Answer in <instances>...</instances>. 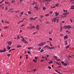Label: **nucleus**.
Segmentation results:
<instances>
[{
  "label": "nucleus",
  "instance_id": "1",
  "mask_svg": "<svg viewBox=\"0 0 74 74\" xmlns=\"http://www.w3.org/2000/svg\"><path fill=\"white\" fill-rule=\"evenodd\" d=\"M59 17H57L55 18H53L52 20V22H56V20L57 21V22H59Z\"/></svg>",
  "mask_w": 74,
  "mask_h": 74
},
{
  "label": "nucleus",
  "instance_id": "2",
  "mask_svg": "<svg viewBox=\"0 0 74 74\" xmlns=\"http://www.w3.org/2000/svg\"><path fill=\"white\" fill-rule=\"evenodd\" d=\"M64 29H71V27L70 25H65L63 27Z\"/></svg>",
  "mask_w": 74,
  "mask_h": 74
},
{
  "label": "nucleus",
  "instance_id": "3",
  "mask_svg": "<svg viewBox=\"0 0 74 74\" xmlns=\"http://www.w3.org/2000/svg\"><path fill=\"white\" fill-rule=\"evenodd\" d=\"M46 42H42L38 44V45L39 46V47H42V46H44V45L45 44H46Z\"/></svg>",
  "mask_w": 74,
  "mask_h": 74
},
{
  "label": "nucleus",
  "instance_id": "4",
  "mask_svg": "<svg viewBox=\"0 0 74 74\" xmlns=\"http://www.w3.org/2000/svg\"><path fill=\"white\" fill-rule=\"evenodd\" d=\"M36 29L37 30H38L40 29V25H37L36 26Z\"/></svg>",
  "mask_w": 74,
  "mask_h": 74
},
{
  "label": "nucleus",
  "instance_id": "5",
  "mask_svg": "<svg viewBox=\"0 0 74 74\" xmlns=\"http://www.w3.org/2000/svg\"><path fill=\"white\" fill-rule=\"evenodd\" d=\"M17 47L18 48H20L21 47H22V46L21 45H20V44H18L17 45Z\"/></svg>",
  "mask_w": 74,
  "mask_h": 74
},
{
  "label": "nucleus",
  "instance_id": "6",
  "mask_svg": "<svg viewBox=\"0 0 74 74\" xmlns=\"http://www.w3.org/2000/svg\"><path fill=\"white\" fill-rule=\"evenodd\" d=\"M48 48L49 49H50V50H52V49H53L54 48H55L54 47H48Z\"/></svg>",
  "mask_w": 74,
  "mask_h": 74
},
{
  "label": "nucleus",
  "instance_id": "7",
  "mask_svg": "<svg viewBox=\"0 0 74 74\" xmlns=\"http://www.w3.org/2000/svg\"><path fill=\"white\" fill-rule=\"evenodd\" d=\"M12 44V42H8V45H11Z\"/></svg>",
  "mask_w": 74,
  "mask_h": 74
},
{
  "label": "nucleus",
  "instance_id": "8",
  "mask_svg": "<svg viewBox=\"0 0 74 74\" xmlns=\"http://www.w3.org/2000/svg\"><path fill=\"white\" fill-rule=\"evenodd\" d=\"M29 27H28V29H31L32 26V24L29 25Z\"/></svg>",
  "mask_w": 74,
  "mask_h": 74
},
{
  "label": "nucleus",
  "instance_id": "9",
  "mask_svg": "<svg viewBox=\"0 0 74 74\" xmlns=\"http://www.w3.org/2000/svg\"><path fill=\"white\" fill-rule=\"evenodd\" d=\"M23 42L25 44H28V42H27V41L26 40H25Z\"/></svg>",
  "mask_w": 74,
  "mask_h": 74
},
{
  "label": "nucleus",
  "instance_id": "10",
  "mask_svg": "<svg viewBox=\"0 0 74 74\" xmlns=\"http://www.w3.org/2000/svg\"><path fill=\"white\" fill-rule=\"evenodd\" d=\"M68 38V36H64V40H66Z\"/></svg>",
  "mask_w": 74,
  "mask_h": 74
},
{
  "label": "nucleus",
  "instance_id": "11",
  "mask_svg": "<svg viewBox=\"0 0 74 74\" xmlns=\"http://www.w3.org/2000/svg\"><path fill=\"white\" fill-rule=\"evenodd\" d=\"M70 9H72V10H74V5L71 6V8H70Z\"/></svg>",
  "mask_w": 74,
  "mask_h": 74
},
{
  "label": "nucleus",
  "instance_id": "12",
  "mask_svg": "<svg viewBox=\"0 0 74 74\" xmlns=\"http://www.w3.org/2000/svg\"><path fill=\"white\" fill-rule=\"evenodd\" d=\"M14 10V9L11 8L8 11V12H11V11L12 10Z\"/></svg>",
  "mask_w": 74,
  "mask_h": 74
},
{
  "label": "nucleus",
  "instance_id": "13",
  "mask_svg": "<svg viewBox=\"0 0 74 74\" xmlns=\"http://www.w3.org/2000/svg\"><path fill=\"white\" fill-rule=\"evenodd\" d=\"M55 14H56V16H58V15H59V13L57 12H56Z\"/></svg>",
  "mask_w": 74,
  "mask_h": 74
},
{
  "label": "nucleus",
  "instance_id": "14",
  "mask_svg": "<svg viewBox=\"0 0 74 74\" xmlns=\"http://www.w3.org/2000/svg\"><path fill=\"white\" fill-rule=\"evenodd\" d=\"M7 49H8V50H9V49H10V48H11V47H9V46H7Z\"/></svg>",
  "mask_w": 74,
  "mask_h": 74
},
{
  "label": "nucleus",
  "instance_id": "15",
  "mask_svg": "<svg viewBox=\"0 0 74 74\" xmlns=\"http://www.w3.org/2000/svg\"><path fill=\"white\" fill-rule=\"evenodd\" d=\"M65 43V45H68V43L67 42V40H65L64 41Z\"/></svg>",
  "mask_w": 74,
  "mask_h": 74
},
{
  "label": "nucleus",
  "instance_id": "16",
  "mask_svg": "<svg viewBox=\"0 0 74 74\" xmlns=\"http://www.w3.org/2000/svg\"><path fill=\"white\" fill-rule=\"evenodd\" d=\"M34 8H36V10H37L38 8V6H35V7H34Z\"/></svg>",
  "mask_w": 74,
  "mask_h": 74
},
{
  "label": "nucleus",
  "instance_id": "17",
  "mask_svg": "<svg viewBox=\"0 0 74 74\" xmlns=\"http://www.w3.org/2000/svg\"><path fill=\"white\" fill-rule=\"evenodd\" d=\"M69 13L68 12H66V13H64L63 14V15H67V14H69Z\"/></svg>",
  "mask_w": 74,
  "mask_h": 74
},
{
  "label": "nucleus",
  "instance_id": "18",
  "mask_svg": "<svg viewBox=\"0 0 74 74\" xmlns=\"http://www.w3.org/2000/svg\"><path fill=\"white\" fill-rule=\"evenodd\" d=\"M9 27L5 26L4 27V29H8Z\"/></svg>",
  "mask_w": 74,
  "mask_h": 74
},
{
  "label": "nucleus",
  "instance_id": "19",
  "mask_svg": "<svg viewBox=\"0 0 74 74\" xmlns=\"http://www.w3.org/2000/svg\"><path fill=\"white\" fill-rule=\"evenodd\" d=\"M16 1L15 0H13L11 2V3H15Z\"/></svg>",
  "mask_w": 74,
  "mask_h": 74
},
{
  "label": "nucleus",
  "instance_id": "20",
  "mask_svg": "<svg viewBox=\"0 0 74 74\" xmlns=\"http://www.w3.org/2000/svg\"><path fill=\"white\" fill-rule=\"evenodd\" d=\"M3 51V52H5L6 51V49L4 48Z\"/></svg>",
  "mask_w": 74,
  "mask_h": 74
},
{
  "label": "nucleus",
  "instance_id": "21",
  "mask_svg": "<svg viewBox=\"0 0 74 74\" xmlns=\"http://www.w3.org/2000/svg\"><path fill=\"white\" fill-rule=\"evenodd\" d=\"M36 28V27H34V26H32L31 27V29H35Z\"/></svg>",
  "mask_w": 74,
  "mask_h": 74
},
{
  "label": "nucleus",
  "instance_id": "22",
  "mask_svg": "<svg viewBox=\"0 0 74 74\" xmlns=\"http://www.w3.org/2000/svg\"><path fill=\"white\" fill-rule=\"evenodd\" d=\"M49 14L48 13L47 14H46L45 15V16H49Z\"/></svg>",
  "mask_w": 74,
  "mask_h": 74
},
{
  "label": "nucleus",
  "instance_id": "23",
  "mask_svg": "<svg viewBox=\"0 0 74 74\" xmlns=\"http://www.w3.org/2000/svg\"><path fill=\"white\" fill-rule=\"evenodd\" d=\"M5 23H6L7 24H10V22H8L7 21H5Z\"/></svg>",
  "mask_w": 74,
  "mask_h": 74
},
{
  "label": "nucleus",
  "instance_id": "24",
  "mask_svg": "<svg viewBox=\"0 0 74 74\" xmlns=\"http://www.w3.org/2000/svg\"><path fill=\"white\" fill-rule=\"evenodd\" d=\"M27 13L28 14H32L31 12L30 11H28L27 12Z\"/></svg>",
  "mask_w": 74,
  "mask_h": 74
},
{
  "label": "nucleus",
  "instance_id": "25",
  "mask_svg": "<svg viewBox=\"0 0 74 74\" xmlns=\"http://www.w3.org/2000/svg\"><path fill=\"white\" fill-rule=\"evenodd\" d=\"M21 41L23 42H24L25 41V39L24 38H23V39H21Z\"/></svg>",
  "mask_w": 74,
  "mask_h": 74
},
{
  "label": "nucleus",
  "instance_id": "26",
  "mask_svg": "<svg viewBox=\"0 0 74 74\" xmlns=\"http://www.w3.org/2000/svg\"><path fill=\"white\" fill-rule=\"evenodd\" d=\"M64 66H67V63H64V64H62Z\"/></svg>",
  "mask_w": 74,
  "mask_h": 74
},
{
  "label": "nucleus",
  "instance_id": "27",
  "mask_svg": "<svg viewBox=\"0 0 74 74\" xmlns=\"http://www.w3.org/2000/svg\"><path fill=\"white\" fill-rule=\"evenodd\" d=\"M19 11H20L19 10H18V11L16 10L15 11V13H19Z\"/></svg>",
  "mask_w": 74,
  "mask_h": 74
},
{
  "label": "nucleus",
  "instance_id": "28",
  "mask_svg": "<svg viewBox=\"0 0 74 74\" xmlns=\"http://www.w3.org/2000/svg\"><path fill=\"white\" fill-rule=\"evenodd\" d=\"M33 49V47H30L28 48V49Z\"/></svg>",
  "mask_w": 74,
  "mask_h": 74
},
{
  "label": "nucleus",
  "instance_id": "29",
  "mask_svg": "<svg viewBox=\"0 0 74 74\" xmlns=\"http://www.w3.org/2000/svg\"><path fill=\"white\" fill-rule=\"evenodd\" d=\"M69 47H70V45H68L66 47V49H67L68 48H69Z\"/></svg>",
  "mask_w": 74,
  "mask_h": 74
},
{
  "label": "nucleus",
  "instance_id": "30",
  "mask_svg": "<svg viewBox=\"0 0 74 74\" xmlns=\"http://www.w3.org/2000/svg\"><path fill=\"white\" fill-rule=\"evenodd\" d=\"M55 71H56V72H57V73H59V74H60V73L58 71L56 70H55Z\"/></svg>",
  "mask_w": 74,
  "mask_h": 74
},
{
  "label": "nucleus",
  "instance_id": "31",
  "mask_svg": "<svg viewBox=\"0 0 74 74\" xmlns=\"http://www.w3.org/2000/svg\"><path fill=\"white\" fill-rule=\"evenodd\" d=\"M49 64H51V63H53V62L52 61H51L49 62Z\"/></svg>",
  "mask_w": 74,
  "mask_h": 74
},
{
  "label": "nucleus",
  "instance_id": "32",
  "mask_svg": "<svg viewBox=\"0 0 74 74\" xmlns=\"http://www.w3.org/2000/svg\"><path fill=\"white\" fill-rule=\"evenodd\" d=\"M33 62H35V63L37 62V61L36 60H35V59H34L33 60Z\"/></svg>",
  "mask_w": 74,
  "mask_h": 74
},
{
  "label": "nucleus",
  "instance_id": "33",
  "mask_svg": "<svg viewBox=\"0 0 74 74\" xmlns=\"http://www.w3.org/2000/svg\"><path fill=\"white\" fill-rule=\"evenodd\" d=\"M30 20H33V18L31 17L30 18H29Z\"/></svg>",
  "mask_w": 74,
  "mask_h": 74
},
{
  "label": "nucleus",
  "instance_id": "34",
  "mask_svg": "<svg viewBox=\"0 0 74 74\" xmlns=\"http://www.w3.org/2000/svg\"><path fill=\"white\" fill-rule=\"evenodd\" d=\"M47 9V8H45V7H43V10H46Z\"/></svg>",
  "mask_w": 74,
  "mask_h": 74
},
{
  "label": "nucleus",
  "instance_id": "35",
  "mask_svg": "<svg viewBox=\"0 0 74 74\" xmlns=\"http://www.w3.org/2000/svg\"><path fill=\"white\" fill-rule=\"evenodd\" d=\"M4 0H2L1 2H0V4H2V3L4 1Z\"/></svg>",
  "mask_w": 74,
  "mask_h": 74
},
{
  "label": "nucleus",
  "instance_id": "36",
  "mask_svg": "<svg viewBox=\"0 0 74 74\" xmlns=\"http://www.w3.org/2000/svg\"><path fill=\"white\" fill-rule=\"evenodd\" d=\"M48 47V45H47L46 46H45L44 47L45 48H46L47 47H48H48Z\"/></svg>",
  "mask_w": 74,
  "mask_h": 74
},
{
  "label": "nucleus",
  "instance_id": "37",
  "mask_svg": "<svg viewBox=\"0 0 74 74\" xmlns=\"http://www.w3.org/2000/svg\"><path fill=\"white\" fill-rule=\"evenodd\" d=\"M63 11L64 12H67V10H65L64 9L63 10Z\"/></svg>",
  "mask_w": 74,
  "mask_h": 74
},
{
  "label": "nucleus",
  "instance_id": "38",
  "mask_svg": "<svg viewBox=\"0 0 74 74\" xmlns=\"http://www.w3.org/2000/svg\"><path fill=\"white\" fill-rule=\"evenodd\" d=\"M52 31H51V32H49V34L50 35H51V34H52Z\"/></svg>",
  "mask_w": 74,
  "mask_h": 74
},
{
  "label": "nucleus",
  "instance_id": "39",
  "mask_svg": "<svg viewBox=\"0 0 74 74\" xmlns=\"http://www.w3.org/2000/svg\"><path fill=\"white\" fill-rule=\"evenodd\" d=\"M53 12V11H51L49 12V14H52Z\"/></svg>",
  "mask_w": 74,
  "mask_h": 74
},
{
  "label": "nucleus",
  "instance_id": "40",
  "mask_svg": "<svg viewBox=\"0 0 74 74\" xmlns=\"http://www.w3.org/2000/svg\"><path fill=\"white\" fill-rule=\"evenodd\" d=\"M19 38H20V37L18 35L17 39H19Z\"/></svg>",
  "mask_w": 74,
  "mask_h": 74
},
{
  "label": "nucleus",
  "instance_id": "41",
  "mask_svg": "<svg viewBox=\"0 0 74 74\" xmlns=\"http://www.w3.org/2000/svg\"><path fill=\"white\" fill-rule=\"evenodd\" d=\"M25 26V25H24V24H22L21 26V27H23V26Z\"/></svg>",
  "mask_w": 74,
  "mask_h": 74
},
{
  "label": "nucleus",
  "instance_id": "42",
  "mask_svg": "<svg viewBox=\"0 0 74 74\" xmlns=\"http://www.w3.org/2000/svg\"><path fill=\"white\" fill-rule=\"evenodd\" d=\"M20 13L21 14V15H23V14L24 12H22Z\"/></svg>",
  "mask_w": 74,
  "mask_h": 74
},
{
  "label": "nucleus",
  "instance_id": "43",
  "mask_svg": "<svg viewBox=\"0 0 74 74\" xmlns=\"http://www.w3.org/2000/svg\"><path fill=\"white\" fill-rule=\"evenodd\" d=\"M45 1H46L49 2V1H51V0H46Z\"/></svg>",
  "mask_w": 74,
  "mask_h": 74
},
{
  "label": "nucleus",
  "instance_id": "44",
  "mask_svg": "<svg viewBox=\"0 0 74 74\" xmlns=\"http://www.w3.org/2000/svg\"><path fill=\"white\" fill-rule=\"evenodd\" d=\"M54 58H55V59H57V57L56 56H54L53 57Z\"/></svg>",
  "mask_w": 74,
  "mask_h": 74
},
{
  "label": "nucleus",
  "instance_id": "45",
  "mask_svg": "<svg viewBox=\"0 0 74 74\" xmlns=\"http://www.w3.org/2000/svg\"><path fill=\"white\" fill-rule=\"evenodd\" d=\"M49 40L50 41H52V38H50L49 39Z\"/></svg>",
  "mask_w": 74,
  "mask_h": 74
},
{
  "label": "nucleus",
  "instance_id": "46",
  "mask_svg": "<svg viewBox=\"0 0 74 74\" xmlns=\"http://www.w3.org/2000/svg\"><path fill=\"white\" fill-rule=\"evenodd\" d=\"M59 4L58 3L57 4H56V7H58V6H59Z\"/></svg>",
  "mask_w": 74,
  "mask_h": 74
},
{
  "label": "nucleus",
  "instance_id": "47",
  "mask_svg": "<svg viewBox=\"0 0 74 74\" xmlns=\"http://www.w3.org/2000/svg\"><path fill=\"white\" fill-rule=\"evenodd\" d=\"M28 53H29V54H30L31 53V52L29 51H27Z\"/></svg>",
  "mask_w": 74,
  "mask_h": 74
},
{
  "label": "nucleus",
  "instance_id": "48",
  "mask_svg": "<svg viewBox=\"0 0 74 74\" xmlns=\"http://www.w3.org/2000/svg\"><path fill=\"white\" fill-rule=\"evenodd\" d=\"M38 58V57H35V59H36V60H37V58Z\"/></svg>",
  "mask_w": 74,
  "mask_h": 74
},
{
  "label": "nucleus",
  "instance_id": "49",
  "mask_svg": "<svg viewBox=\"0 0 74 74\" xmlns=\"http://www.w3.org/2000/svg\"><path fill=\"white\" fill-rule=\"evenodd\" d=\"M40 17L41 18H42V17H44V16L40 15Z\"/></svg>",
  "mask_w": 74,
  "mask_h": 74
},
{
  "label": "nucleus",
  "instance_id": "50",
  "mask_svg": "<svg viewBox=\"0 0 74 74\" xmlns=\"http://www.w3.org/2000/svg\"><path fill=\"white\" fill-rule=\"evenodd\" d=\"M50 46H51L52 47V46H53V45H52V44H51V42H50Z\"/></svg>",
  "mask_w": 74,
  "mask_h": 74
},
{
  "label": "nucleus",
  "instance_id": "51",
  "mask_svg": "<svg viewBox=\"0 0 74 74\" xmlns=\"http://www.w3.org/2000/svg\"><path fill=\"white\" fill-rule=\"evenodd\" d=\"M5 4H10V3L8 2H5Z\"/></svg>",
  "mask_w": 74,
  "mask_h": 74
},
{
  "label": "nucleus",
  "instance_id": "52",
  "mask_svg": "<svg viewBox=\"0 0 74 74\" xmlns=\"http://www.w3.org/2000/svg\"><path fill=\"white\" fill-rule=\"evenodd\" d=\"M40 62H44V60H40Z\"/></svg>",
  "mask_w": 74,
  "mask_h": 74
},
{
  "label": "nucleus",
  "instance_id": "53",
  "mask_svg": "<svg viewBox=\"0 0 74 74\" xmlns=\"http://www.w3.org/2000/svg\"><path fill=\"white\" fill-rule=\"evenodd\" d=\"M43 51H44V50L42 49L40 51V52H43Z\"/></svg>",
  "mask_w": 74,
  "mask_h": 74
},
{
  "label": "nucleus",
  "instance_id": "54",
  "mask_svg": "<svg viewBox=\"0 0 74 74\" xmlns=\"http://www.w3.org/2000/svg\"><path fill=\"white\" fill-rule=\"evenodd\" d=\"M62 29H63L62 28H61L60 30V32H62Z\"/></svg>",
  "mask_w": 74,
  "mask_h": 74
},
{
  "label": "nucleus",
  "instance_id": "55",
  "mask_svg": "<svg viewBox=\"0 0 74 74\" xmlns=\"http://www.w3.org/2000/svg\"><path fill=\"white\" fill-rule=\"evenodd\" d=\"M48 69H51V67L49 66H48Z\"/></svg>",
  "mask_w": 74,
  "mask_h": 74
},
{
  "label": "nucleus",
  "instance_id": "56",
  "mask_svg": "<svg viewBox=\"0 0 74 74\" xmlns=\"http://www.w3.org/2000/svg\"><path fill=\"white\" fill-rule=\"evenodd\" d=\"M36 69H34L33 70H32V71H34V72H35V71H36Z\"/></svg>",
  "mask_w": 74,
  "mask_h": 74
},
{
  "label": "nucleus",
  "instance_id": "57",
  "mask_svg": "<svg viewBox=\"0 0 74 74\" xmlns=\"http://www.w3.org/2000/svg\"><path fill=\"white\" fill-rule=\"evenodd\" d=\"M45 59L46 60V61H47V60H48V59H47V58L45 56Z\"/></svg>",
  "mask_w": 74,
  "mask_h": 74
},
{
  "label": "nucleus",
  "instance_id": "58",
  "mask_svg": "<svg viewBox=\"0 0 74 74\" xmlns=\"http://www.w3.org/2000/svg\"><path fill=\"white\" fill-rule=\"evenodd\" d=\"M0 52H3V51L2 50H0Z\"/></svg>",
  "mask_w": 74,
  "mask_h": 74
},
{
  "label": "nucleus",
  "instance_id": "59",
  "mask_svg": "<svg viewBox=\"0 0 74 74\" xmlns=\"http://www.w3.org/2000/svg\"><path fill=\"white\" fill-rule=\"evenodd\" d=\"M70 21H71V23H73V20H71V18L70 19Z\"/></svg>",
  "mask_w": 74,
  "mask_h": 74
},
{
  "label": "nucleus",
  "instance_id": "60",
  "mask_svg": "<svg viewBox=\"0 0 74 74\" xmlns=\"http://www.w3.org/2000/svg\"><path fill=\"white\" fill-rule=\"evenodd\" d=\"M8 56V57H10V54H8V55H7Z\"/></svg>",
  "mask_w": 74,
  "mask_h": 74
},
{
  "label": "nucleus",
  "instance_id": "61",
  "mask_svg": "<svg viewBox=\"0 0 74 74\" xmlns=\"http://www.w3.org/2000/svg\"><path fill=\"white\" fill-rule=\"evenodd\" d=\"M64 62H65L66 63L67 62V59H65V60H64Z\"/></svg>",
  "mask_w": 74,
  "mask_h": 74
},
{
  "label": "nucleus",
  "instance_id": "62",
  "mask_svg": "<svg viewBox=\"0 0 74 74\" xmlns=\"http://www.w3.org/2000/svg\"><path fill=\"white\" fill-rule=\"evenodd\" d=\"M58 64L59 66H61V64L60 63H58Z\"/></svg>",
  "mask_w": 74,
  "mask_h": 74
},
{
  "label": "nucleus",
  "instance_id": "63",
  "mask_svg": "<svg viewBox=\"0 0 74 74\" xmlns=\"http://www.w3.org/2000/svg\"><path fill=\"white\" fill-rule=\"evenodd\" d=\"M60 36H63V34H61L60 35Z\"/></svg>",
  "mask_w": 74,
  "mask_h": 74
},
{
  "label": "nucleus",
  "instance_id": "64",
  "mask_svg": "<svg viewBox=\"0 0 74 74\" xmlns=\"http://www.w3.org/2000/svg\"><path fill=\"white\" fill-rule=\"evenodd\" d=\"M61 63H62V64H64V62H61Z\"/></svg>",
  "mask_w": 74,
  "mask_h": 74
}]
</instances>
